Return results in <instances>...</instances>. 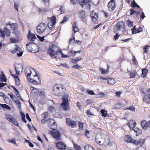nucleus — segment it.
Masks as SVG:
<instances>
[{"label": "nucleus", "mask_w": 150, "mask_h": 150, "mask_svg": "<svg viewBox=\"0 0 150 150\" xmlns=\"http://www.w3.org/2000/svg\"><path fill=\"white\" fill-rule=\"evenodd\" d=\"M122 106V104L119 103L116 104L115 106V109H118L120 108Z\"/></svg>", "instance_id": "48"}, {"label": "nucleus", "mask_w": 150, "mask_h": 150, "mask_svg": "<svg viewBox=\"0 0 150 150\" xmlns=\"http://www.w3.org/2000/svg\"><path fill=\"white\" fill-rule=\"evenodd\" d=\"M49 20H50L48 24L49 29L52 30L54 27L55 24L56 23V19L55 16H53L51 18H48Z\"/></svg>", "instance_id": "6"}, {"label": "nucleus", "mask_w": 150, "mask_h": 150, "mask_svg": "<svg viewBox=\"0 0 150 150\" xmlns=\"http://www.w3.org/2000/svg\"><path fill=\"white\" fill-rule=\"evenodd\" d=\"M99 78L101 80H105L107 81V83L110 85H112L114 84L116 82V80L114 78L106 76V77H103L100 76Z\"/></svg>", "instance_id": "8"}, {"label": "nucleus", "mask_w": 150, "mask_h": 150, "mask_svg": "<svg viewBox=\"0 0 150 150\" xmlns=\"http://www.w3.org/2000/svg\"><path fill=\"white\" fill-rule=\"evenodd\" d=\"M59 53H61V57H62L63 58H67V57H69V55H66L64 54H63L61 50H59Z\"/></svg>", "instance_id": "53"}, {"label": "nucleus", "mask_w": 150, "mask_h": 150, "mask_svg": "<svg viewBox=\"0 0 150 150\" xmlns=\"http://www.w3.org/2000/svg\"><path fill=\"white\" fill-rule=\"evenodd\" d=\"M37 36L40 41L43 42L44 41V36L40 37L38 35H37Z\"/></svg>", "instance_id": "59"}, {"label": "nucleus", "mask_w": 150, "mask_h": 150, "mask_svg": "<svg viewBox=\"0 0 150 150\" xmlns=\"http://www.w3.org/2000/svg\"><path fill=\"white\" fill-rule=\"evenodd\" d=\"M66 123L68 126H71V127L74 128L77 126V123L76 121L71 120L69 118L66 119Z\"/></svg>", "instance_id": "18"}, {"label": "nucleus", "mask_w": 150, "mask_h": 150, "mask_svg": "<svg viewBox=\"0 0 150 150\" xmlns=\"http://www.w3.org/2000/svg\"><path fill=\"white\" fill-rule=\"evenodd\" d=\"M79 17L81 18H83L85 15V13L84 11L83 10L80 11L79 13Z\"/></svg>", "instance_id": "43"}, {"label": "nucleus", "mask_w": 150, "mask_h": 150, "mask_svg": "<svg viewBox=\"0 0 150 150\" xmlns=\"http://www.w3.org/2000/svg\"><path fill=\"white\" fill-rule=\"evenodd\" d=\"M113 142L110 141V137L108 135H106L103 139V145L105 146H110L112 145Z\"/></svg>", "instance_id": "10"}, {"label": "nucleus", "mask_w": 150, "mask_h": 150, "mask_svg": "<svg viewBox=\"0 0 150 150\" xmlns=\"http://www.w3.org/2000/svg\"><path fill=\"white\" fill-rule=\"evenodd\" d=\"M73 27V30L74 31V33H75L77 31H79V28L77 27L76 25V24L75 23L74 24L72 25Z\"/></svg>", "instance_id": "41"}, {"label": "nucleus", "mask_w": 150, "mask_h": 150, "mask_svg": "<svg viewBox=\"0 0 150 150\" xmlns=\"http://www.w3.org/2000/svg\"><path fill=\"white\" fill-rule=\"evenodd\" d=\"M7 141L8 142L12 143L14 145H15L16 144V140L14 138H13L12 139H7Z\"/></svg>", "instance_id": "45"}, {"label": "nucleus", "mask_w": 150, "mask_h": 150, "mask_svg": "<svg viewBox=\"0 0 150 150\" xmlns=\"http://www.w3.org/2000/svg\"><path fill=\"white\" fill-rule=\"evenodd\" d=\"M54 44H51V45L50 46V48L48 50V53L51 57L54 56L55 55H57L59 51L54 52L52 48L54 47Z\"/></svg>", "instance_id": "14"}, {"label": "nucleus", "mask_w": 150, "mask_h": 150, "mask_svg": "<svg viewBox=\"0 0 150 150\" xmlns=\"http://www.w3.org/2000/svg\"><path fill=\"white\" fill-rule=\"evenodd\" d=\"M93 101L91 99H87L86 101V105H89L92 103Z\"/></svg>", "instance_id": "60"}, {"label": "nucleus", "mask_w": 150, "mask_h": 150, "mask_svg": "<svg viewBox=\"0 0 150 150\" xmlns=\"http://www.w3.org/2000/svg\"><path fill=\"white\" fill-rule=\"evenodd\" d=\"M15 48L14 49L11 51V52L13 54H15L16 52H20L21 50V48L17 45H16Z\"/></svg>", "instance_id": "34"}, {"label": "nucleus", "mask_w": 150, "mask_h": 150, "mask_svg": "<svg viewBox=\"0 0 150 150\" xmlns=\"http://www.w3.org/2000/svg\"><path fill=\"white\" fill-rule=\"evenodd\" d=\"M142 28L141 27H140L135 31L134 32L135 34L139 33L141 32L142 31Z\"/></svg>", "instance_id": "55"}, {"label": "nucleus", "mask_w": 150, "mask_h": 150, "mask_svg": "<svg viewBox=\"0 0 150 150\" xmlns=\"http://www.w3.org/2000/svg\"><path fill=\"white\" fill-rule=\"evenodd\" d=\"M130 6L131 7L134 8L136 7L137 8L138 10H141V8H140V7L137 4L134 0H133L131 3Z\"/></svg>", "instance_id": "26"}, {"label": "nucleus", "mask_w": 150, "mask_h": 150, "mask_svg": "<svg viewBox=\"0 0 150 150\" xmlns=\"http://www.w3.org/2000/svg\"><path fill=\"white\" fill-rule=\"evenodd\" d=\"M47 124L48 127L50 126L52 124H53L55 122L54 120L52 119H49L47 121Z\"/></svg>", "instance_id": "38"}, {"label": "nucleus", "mask_w": 150, "mask_h": 150, "mask_svg": "<svg viewBox=\"0 0 150 150\" xmlns=\"http://www.w3.org/2000/svg\"><path fill=\"white\" fill-rule=\"evenodd\" d=\"M70 100V97L67 94L64 95L62 97V102L61 104V105L65 111H67L70 109L69 105Z\"/></svg>", "instance_id": "2"}, {"label": "nucleus", "mask_w": 150, "mask_h": 150, "mask_svg": "<svg viewBox=\"0 0 150 150\" xmlns=\"http://www.w3.org/2000/svg\"><path fill=\"white\" fill-rule=\"evenodd\" d=\"M5 118L8 121L11 122L14 125L18 127L19 124L17 120L12 115L9 114H6L5 115Z\"/></svg>", "instance_id": "3"}, {"label": "nucleus", "mask_w": 150, "mask_h": 150, "mask_svg": "<svg viewBox=\"0 0 150 150\" xmlns=\"http://www.w3.org/2000/svg\"><path fill=\"white\" fill-rule=\"evenodd\" d=\"M133 22L131 21L129 19L127 20L126 24L127 25L130 27H132L133 26Z\"/></svg>", "instance_id": "37"}, {"label": "nucleus", "mask_w": 150, "mask_h": 150, "mask_svg": "<svg viewBox=\"0 0 150 150\" xmlns=\"http://www.w3.org/2000/svg\"><path fill=\"white\" fill-rule=\"evenodd\" d=\"M79 129L80 130H83V126L84 123L80 122H78Z\"/></svg>", "instance_id": "42"}, {"label": "nucleus", "mask_w": 150, "mask_h": 150, "mask_svg": "<svg viewBox=\"0 0 150 150\" xmlns=\"http://www.w3.org/2000/svg\"><path fill=\"white\" fill-rule=\"evenodd\" d=\"M84 149L85 150H96L92 146L89 144L85 145Z\"/></svg>", "instance_id": "36"}, {"label": "nucleus", "mask_w": 150, "mask_h": 150, "mask_svg": "<svg viewBox=\"0 0 150 150\" xmlns=\"http://www.w3.org/2000/svg\"><path fill=\"white\" fill-rule=\"evenodd\" d=\"M146 139H140L138 140H135L134 141V144L136 146H139V147H142L145 143Z\"/></svg>", "instance_id": "16"}, {"label": "nucleus", "mask_w": 150, "mask_h": 150, "mask_svg": "<svg viewBox=\"0 0 150 150\" xmlns=\"http://www.w3.org/2000/svg\"><path fill=\"white\" fill-rule=\"evenodd\" d=\"M47 28L46 24L42 22L37 27V32L39 34H42L46 31Z\"/></svg>", "instance_id": "5"}, {"label": "nucleus", "mask_w": 150, "mask_h": 150, "mask_svg": "<svg viewBox=\"0 0 150 150\" xmlns=\"http://www.w3.org/2000/svg\"><path fill=\"white\" fill-rule=\"evenodd\" d=\"M122 93V92L121 91H117L115 93V95L117 97H119Z\"/></svg>", "instance_id": "63"}, {"label": "nucleus", "mask_w": 150, "mask_h": 150, "mask_svg": "<svg viewBox=\"0 0 150 150\" xmlns=\"http://www.w3.org/2000/svg\"><path fill=\"white\" fill-rule=\"evenodd\" d=\"M66 90L65 88L62 84H56L52 87V93L54 95L59 96L65 93Z\"/></svg>", "instance_id": "1"}, {"label": "nucleus", "mask_w": 150, "mask_h": 150, "mask_svg": "<svg viewBox=\"0 0 150 150\" xmlns=\"http://www.w3.org/2000/svg\"><path fill=\"white\" fill-rule=\"evenodd\" d=\"M67 19V18L66 16H64L63 20L60 22L61 24L64 23L66 22Z\"/></svg>", "instance_id": "61"}, {"label": "nucleus", "mask_w": 150, "mask_h": 150, "mask_svg": "<svg viewBox=\"0 0 150 150\" xmlns=\"http://www.w3.org/2000/svg\"><path fill=\"white\" fill-rule=\"evenodd\" d=\"M115 1H110L108 4V9L110 11H113L116 8Z\"/></svg>", "instance_id": "17"}, {"label": "nucleus", "mask_w": 150, "mask_h": 150, "mask_svg": "<svg viewBox=\"0 0 150 150\" xmlns=\"http://www.w3.org/2000/svg\"><path fill=\"white\" fill-rule=\"evenodd\" d=\"M150 47V46L149 45H146L144 47V52L145 53H148V49Z\"/></svg>", "instance_id": "46"}, {"label": "nucleus", "mask_w": 150, "mask_h": 150, "mask_svg": "<svg viewBox=\"0 0 150 150\" xmlns=\"http://www.w3.org/2000/svg\"><path fill=\"white\" fill-rule=\"evenodd\" d=\"M80 5L82 8L85 6L86 8L90 9L91 6L90 0H80Z\"/></svg>", "instance_id": "12"}, {"label": "nucleus", "mask_w": 150, "mask_h": 150, "mask_svg": "<svg viewBox=\"0 0 150 150\" xmlns=\"http://www.w3.org/2000/svg\"><path fill=\"white\" fill-rule=\"evenodd\" d=\"M75 51L71 50H70L68 52V53L69 55L72 57H74L75 55Z\"/></svg>", "instance_id": "49"}, {"label": "nucleus", "mask_w": 150, "mask_h": 150, "mask_svg": "<svg viewBox=\"0 0 150 150\" xmlns=\"http://www.w3.org/2000/svg\"><path fill=\"white\" fill-rule=\"evenodd\" d=\"M137 74V73L135 70H133L131 71L129 74V76L130 78H134Z\"/></svg>", "instance_id": "29"}, {"label": "nucleus", "mask_w": 150, "mask_h": 150, "mask_svg": "<svg viewBox=\"0 0 150 150\" xmlns=\"http://www.w3.org/2000/svg\"><path fill=\"white\" fill-rule=\"evenodd\" d=\"M86 93H87L91 95H94L95 94L94 93L93 91L89 90H86Z\"/></svg>", "instance_id": "54"}, {"label": "nucleus", "mask_w": 150, "mask_h": 150, "mask_svg": "<svg viewBox=\"0 0 150 150\" xmlns=\"http://www.w3.org/2000/svg\"><path fill=\"white\" fill-rule=\"evenodd\" d=\"M27 37L28 40L33 43L36 39V38L35 35L31 33L30 30L28 31Z\"/></svg>", "instance_id": "20"}, {"label": "nucleus", "mask_w": 150, "mask_h": 150, "mask_svg": "<svg viewBox=\"0 0 150 150\" xmlns=\"http://www.w3.org/2000/svg\"><path fill=\"white\" fill-rule=\"evenodd\" d=\"M90 15L93 22L95 23H98V13L93 11L91 12Z\"/></svg>", "instance_id": "13"}, {"label": "nucleus", "mask_w": 150, "mask_h": 150, "mask_svg": "<svg viewBox=\"0 0 150 150\" xmlns=\"http://www.w3.org/2000/svg\"><path fill=\"white\" fill-rule=\"evenodd\" d=\"M50 133L51 134L55 139L58 140H60L61 135L59 131H51L50 132Z\"/></svg>", "instance_id": "15"}, {"label": "nucleus", "mask_w": 150, "mask_h": 150, "mask_svg": "<svg viewBox=\"0 0 150 150\" xmlns=\"http://www.w3.org/2000/svg\"><path fill=\"white\" fill-rule=\"evenodd\" d=\"M74 147L76 150H81V148L80 146L76 144L74 145Z\"/></svg>", "instance_id": "56"}, {"label": "nucleus", "mask_w": 150, "mask_h": 150, "mask_svg": "<svg viewBox=\"0 0 150 150\" xmlns=\"http://www.w3.org/2000/svg\"><path fill=\"white\" fill-rule=\"evenodd\" d=\"M142 73L141 76L143 78H145L146 77L147 74L148 73V69L146 68L142 69Z\"/></svg>", "instance_id": "30"}, {"label": "nucleus", "mask_w": 150, "mask_h": 150, "mask_svg": "<svg viewBox=\"0 0 150 150\" xmlns=\"http://www.w3.org/2000/svg\"><path fill=\"white\" fill-rule=\"evenodd\" d=\"M100 112L101 114H102V116L104 117L108 116L107 115V111H105V110L102 109L100 110Z\"/></svg>", "instance_id": "44"}, {"label": "nucleus", "mask_w": 150, "mask_h": 150, "mask_svg": "<svg viewBox=\"0 0 150 150\" xmlns=\"http://www.w3.org/2000/svg\"><path fill=\"white\" fill-rule=\"evenodd\" d=\"M32 74V72L31 70L29 68L26 69L25 71V74L28 77V78H30V76Z\"/></svg>", "instance_id": "35"}, {"label": "nucleus", "mask_w": 150, "mask_h": 150, "mask_svg": "<svg viewBox=\"0 0 150 150\" xmlns=\"http://www.w3.org/2000/svg\"><path fill=\"white\" fill-rule=\"evenodd\" d=\"M143 101L147 104H150V94L145 95L143 98Z\"/></svg>", "instance_id": "23"}, {"label": "nucleus", "mask_w": 150, "mask_h": 150, "mask_svg": "<svg viewBox=\"0 0 150 150\" xmlns=\"http://www.w3.org/2000/svg\"><path fill=\"white\" fill-rule=\"evenodd\" d=\"M15 103L16 104L18 108L19 109H21V103L20 101L18 100H17L15 101Z\"/></svg>", "instance_id": "47"}, {"label": "nucleus", "mask_w": 150, "mask_h": 150, "mask_svg": "<svg viewBox=\"0 0 150 150\" xmlns=\"http://www.w3.org/2000/svg\"><path fill=\"white\" fill-rule=\"evenodd\" d=\"M132 62L133 64L135 65H137L138 64L137 61L134 56H133V58L132 59Z\"/></svg>", "instance_id": "51"}, {"label": "nucleus", "mask_w": 150, "mask_h": 150, "mask_svg": "<svg viewBox=\"0 0 150 150\" xmlns=\"http://www.w3.org/2000/svg\"><path fill=\"white\" fill-rule=\"evenodd\" d=\"M109 68L110 67L108 65H107V68L106 69L100 68V70L101 72V74H108L109 71Z\"/></svg>", "instance_id": "28"}, {"label": "nucleus", "mask_w": 150, "mask_h": 150, "mask_svg": "<svg viewBox=\"0 0 150 150\" xmlns=\"http://www.w3.org/2000/svg\"><path fill=\"white\" fill-rule=\"evenodd\" d=\"M10 41L11 43H16L17 42V40L15 38H11L10 39Z\"/></svg>", "instance_id": "57"}, {"label": "nucleus", "mask_w": 150, "mask_h": 150, "mask_svg": "<svg viewBox=\"0 0 150 150\" xmlns=\"http://www.w3.org/2000/svg\"><path fill=\"white\" fill-rule=\"evenodd\" d=\"M57 147L59 149H65L66 147V145L62 142H58L56 144Z\"/></svg>", "instance_id": "19"}, {"label": "nucleus", "mask_w": 150, "mask_h": 150, "mask_svg": "<svg viewBox=\"0 0 150 150\" xmlns=\"http://www.w3.org/2000/svg\"><path fill=\"white\" fill-rule=\"evenodd\" d=\"M127 125L129 126L130 129L132 130L134 128L136 125V123L134 121L130 120L127 123Z\"/></svg>", "instance_id": "21"}, {"label": "nucleus", "mask_w": 150, "mask_h": 150, "mask_svg": "<svg viewBox=\"0 0 150 150\" xmlns=\"http://www.w3.org/2000/svg\"><path fill=\"white\" fill-rule=\"evenodd\" d=\"M125 141L127 142L130 143L134 144V141L135 140L132 139L131 137L129 135H125L124 138Z\"/></svg>", "instance_id": "22"}, {"label": "nucleus", "mask_w": 150, "mask_h": 150, "mask_svg": "<svg viewBox=\"0 0 150 150\" xmlns=\"http://www.w3.org/2000/svg\"><path fill=\"white\" fill-rule=\"evenodd\" d=\"M125 26L124 23L123 21H119L115 25L113 28L114 32L116 33L122 28H124Z\"/></svg>", "instance_id": "7"}, {"label": "nucleus", "mask_w": 150, "mask_h": 150, "mask_svg": "<svg viewBox=\"0 0 150 150\" xmlns=\"http://www.w3.org/2000/svg\"><path fill=\"white\" fill-rule=\"evenodd\" d=\"M129 10L130 11V15H132L135 13H136V15H138L140 14L141 10H138L137 9V10L135 11L134 9L131 8Z\"/></svg>", "instance_id": "27"}, {"label": "nucleus", "mask_w": 150, "mask_h": 150, "mask_svg": "<svg viewBox=\"0 0 150 150\" xmlns=\"http://www.w3.org/2000/svg\"><path fill=\"white\" fill-rule=\"evenodd\" d=\"M15 70L16 74L17 75H19L20 72H22L23 71V67L21 65H18L15 67Z\"/></svg>", "instance_id": "24"}, {"label": "nucleus", "mask_w": 150, "mask_h": 150, "mask_svg": "<svg viewBox=\"0 0 150 150\" xmlns=\"http://www.w3.org/2000/svg\"><path fill=\"white\" fill-rule=\"evenodd\" d=\"M132 130L136 132L137 136L140 135L142 133V130L137 127L134 128Z\"/></svg>", "instance_id": "32"}, {"label": "nucleus", "mask_w": 150, "mask_h": 150, "mask_svg": "<svg viewBox=\"0 0 150 150\" xmlns=\"http://www.w3.org/2000/svg\"><path fill=\"white\" fill-rule=\"evenodd\" d=\"M1 107L3 108L6 109L8 110L11 109V107L9 105L6 104H1L0 103V107Z\"/></svg>", "instance_id": "40"}, {"label": "nucleus", "mask_w": 150, "mask_h": 150, "mask_svg": "<svg viewBox=\"0 0 150 150\" xmlns=\"http://www.w3.org/2000/svg\"><path fill=\"white\" fill-rule=\"evenodd\" d=\"M30 89L32 92H34V93H38L39 91V90L37 88H34L33 86H31Z\"/></svg>", "instance_id": "50"}, {"label": "nucleus", "mask_w": 150, "mask_h": 150, "mask_svg": "<svg viewBox=\"0 0 150 150\" xmlns=\"http://www.w3.org/2000/svg\"><path fill=\"white\" fill-rule=\"evenodd\" d=\"M10 30L6 27L4 28L3 30H0V35L1 37L2 38H4L5 35H6L7 37L10 36Z\"/></svg>", "instance_id": "9"}, {"label": "nucleus", "mask_w": 150, "mask_h": 150, "mask_svg": "<svg viewBox=\"0 0 150 150\" xmlns=\"http://www.w3.org/2000/svg\"><path fill=\"white\" fill-rule=\"evenodd\" d=\"M50 129L53 130H56L57 128V125L56 122L54 123L53 124H52L50 126L48 127Z\"/></svg>", "instance_id": "39"}, {"label": "nucleus", "mask_w": 150, "mask_h": 150, "mask_svg": "<svg viewBox=\"0 0 150 150\" xmlns=\"http://www.w3.org/2000/svg\"><path fill=\"white\" fill-rule=\"evenodd\" d=\"M36 77H37L38 81L40 83H41V80L40 76L36 72H35V75H33V77H31V78H28V80L29 82L32 83L36 85H38L39 83H38V82L35 80L36 79L35 78Z\"/></svg>", "instance_id": "4"}, {"label": "nucleus", "mask_w": 150, "mask_h": 150, "mask_svg": "<svg viewBox=\"0 0 150 150\" xmlns=\"http://www.w3.org/2000/svg\"><path fill=\"white\" fill-rule=\"evenodd\" d=\"M67 19V18L66 16H64L63 20L60 22L61 24L64 23L66 22Z\"/></svg>", "instance_id": "62"}, {"label": "nucleus", "mask_w": 150, "mask_h": 150, "mask_svg": "<svg viewBox=\"0 0 150 150\" xmlns=\"http://www.w3.org/2000/svg\"><path fill=\"white\" fill-rule=\"evenodd\" d=\"M0 80L1 81L6 82L7 79L5 76L4 75L3 71L1 72V74L0 75Z\"/></svg>", "instance_id": "33"}, {"label": "nucleus", "mask_w": 150, "mask_h": 150, "mask_svg": "<svg viewBox=\"0 0 150 150\" xmlns=\"http://www.w3.org/2000/svg\"><path fill=\"white\" fill-rule=\"evenodd\" d=\"M10 27L13 30V33H15V31L18 28L17 24L16 23L12 24Z\"/></svg>", "instance_id": "31"}, {"label": "nucleus", "mask_w": 150, "mask_h": 150, "mask_svg": "<svg viewBox=\"0 0 150 150\" xmlns=\"http://www.w3.org/2000/svg\"><path fill=\"white\" fill-rule=\"evenodd\" d=\"M49 111L52 112L55 110V109L52 106H50L48 108Z\"/></svg>", "instance_id": "64"}, {"label": "nucleus", "mask_w": 150, "mask_h": 150, "mask_svg": "<svg viewBox=\"0 0 150 150\" xmlns=\"http://www.w3.org/2000/svg\"><path fill=\"white\" fill-rule=\"evenodd\" d=\"M140 125L143 129L146 130L148 128L150 129V121L147 122L145 120H142L140 122Z\"/></svg>", "instance_id": "11"}, {"label": "nucleus", "mask_w": 150, "mask_h": 150, "mask_svg": "<svg viewBox=\"0 0 150 150\" xmlns=\"http://www.w3.org/2000/svg\"><path fill=\"white\" fill-rule=\"evenodd\" d=\"M95 140L97 144H98L100 145H103V142H102L98 140L96 138Z\"/></svg>", "instance_id": "58"}, {"label": "nucleus", "mask_w": 150, "mask_h": 150, "mask_svg": "<svg viewBox=\"0 0 150 150\" xmlns=\"http://www.w3.org/2000/svg\"><path fill=\"white\" fill-rule=\"evenodd\" d=\"M21 116L23 121L25 123H26V120L25 119V114L23 112H21Z\"/></svg>", "instance_id": "52"}, {"label": "nucleus", "mask_w": 150, "mask_h": 150, "mask_svg": "<svg viewBox=\"0 0 150 150\" xmlns=\"http://www.w3.org/2000/svg\"><path fill=\"white\" fill-rule=\"evenodd\" d=\"M11 76L15 79L16 84L17 86L19 85L20 84L21 82L20 79L18 77L19 75H16L15 74H11Z\"/></svg>", "instance_id": "25"}]
</instances>
